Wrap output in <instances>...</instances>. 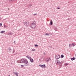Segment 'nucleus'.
<instances>
[{
  "instance_id": "obj_27",
  "label": "nucleus",
  "mask_w": 76,
  "mask_h": 76,
  "mask_svg": "<svg viewBox=\"0 0 76 76\" xmlns=\"http://www.w3.org/2000/svg\"><path fill=\"white\" fill-rule=\"evenodd\" d=\"M57 9H60V7H58V8H57Z\"/></svg>"
},
{
  "instance_id": "obj_40",
  "label": "nucleus",
  "mask_w": 76,
  "mask_h": 76,
  "mask_svg": "<svg viewBox=\"0 0 76 76\" xmlns=\"http://www.w3.org/2000/svg\"><path fill=\"white\" fill-rule=\"evenodd\" d=\"M14 42H15V41H14Z\"/></svg>"
},
{
  "instance_id": "obj_39",
  "label": "nucleus",
  "mask_w": 76,
  "mask_h": 76,
  "mask_svg": "<svg viewBox=\"0 0 76 76\" xmlns=\"http://www.w3.org/2000/svg\"><path fill=\"white\" fill-rule=\"evenodd\" d=\"M8 10H9V8H8Z\"/></svg>"
},
{
  "instance_id": "obj_21",
  "label": "nucleus",
  "mask_w": 76,
  "mask_h": 76,
  "mask_svg": "<svg viewBox=\"0 0 76 76\" xmlns=\"http://www.w3.org/2000/svg\"><path fill=\"white\" fill-rule=\"evenodd\" d=\"M64 57V55H61V58H63Z\"/></svg>"
},
{
  "instance_id": "obj_35",
  "label": "nucleus",
  "mask_w": 76,
  "mask_h": 76,
  "mask_svg": "<svg viewBox=\"0 0 76 76\" xmlns=\"http://www.w3.org/2000/svg\"><path fill=\"white\" fill-rule=\"evenodd\" d=\"M12 1V0H10V1Z\"/></svg>"
},
{
  "instance_id": "obj_20",
  "label": "nucleus",
  "mask_w": 76,
  "mask_h": 76,
  "mask_svg": "<svg viewBox=\"0 0 76 76\" xmlns=\"http://www.w3.org/2000/svg\"><path fill=\"white\" fill-rule=\"evenodd\" d=\"M68 65H69V64L66 63V64H65V66H68Z\"/></svg>"
},
{
  "instance_id": "obj_14",
  "label": "nucleus",
  "mask_w": 76,
  "mask_h": 76,
  "mask_svg": "<svg viewBox=\"0 0 76 76\" xmlns=\"http://www.w3.org/2000/svg\"><path fill=\"white\" fill-rule=\"evenodd\" d=\"M38 14L37 13L36 14H33V16H36Z\"/></svg>"
},
{
  "instance_id": "obj_8",
  "label": "nucleus",
  "mask_w": 76,
  "mask_h": 76,
  "mask_svg": "<svg viewBox=\"0 0 76 76\" xmlns=\"http://www.w3.org/2000/svg\"><path fill=\"white\" fill-rule=\"evenodd\" d=\"M45 65H42V68H43V69H44V68H45Z\"/></svg>"
},
{
  "instance_id": "obj_41",
  "label": "nucleus",
  "mask_w": 76,
  "mask_h": 76,
  "mask_svg": "<svg viewBox=\"0 0 76 76\" xmlns=\"http://www.w3.org/2000/svg\"><path fill=\"white\" fill-rule=\"evenodd\" d=\"M14 73V74H15V72Z\"/></svg>"
},
{
  "instance_id": "obj_9",
  "label": "nucleus",
  "mask_w": 76,
  "mask_h": 76,
  "mask_svg": "<svg viewBox=\"0 0 76 76\" xmlns=\"http://www.w3.org/2000/svg\"><path fill=\"white\" fill-rule=\"evenodd\" d=\"M76 59V58L75 57H73V58H71V59L72 61H73V60H75Z\"/></svg>"
},
{
  "instance_id": "obj_30",
  "label": "nucleus",
  "mask_w": 76,
  "mask_h": 76,
  "mask_svg": "<svg viewBox=\"0 0 76 76\" xmlns=\"http://www.w3.org/2000/svg\"><path fill=\"white\" fill-rule=\"evenodd\" d=\"M21 67H24V66L22 65H21Z\"/></svg>"
},
{
  "instance_id": "obj_12",
  "label": "nucleus",
  "mask_w": 76,
  "mask_h": 76,
  "mask_svg": "<svg viewBox=\"0 0 76 76\" xmlns=\"http://www.w3.org/2000/svg\"><path fill=\"white\" fill-rule=\"evenodd\" d=\"M50 25H53V22H52V20H50Z\"/></svg>"
},
{
  "instance_id": "obj_4",
  "label": "nucleus",
  "mask_w": 76,
  "mask_h": 76,
  "mask_svg": "<svg viewBox=\"0 0 76 76\" xmlns=\"http://www.w3.org/2000/svg\"><path fill=\"white\" fill-rule=\"evenodd\" d=\"M50 58H48L46 59V62L47 63H48L49 61H50Z\"/></svg>"
},
{
  "instance_id": "obj_5",
  "label": "nucleus",
  "mask_w": 76,
  "mask_h": 76,
  "mask_svg": "<svg viewBox=\"0 0 76 76\" xmlns=\"http://www.w3.org/2000/svg\"><path fill=\"white\" fill-rule=\"evenodd\" d=\"M57 64H61L62 63V62H60V61L58 60Z\"/></svg>"
},
{
  "instance_id": "obj_26",
  "label": "nucleus",
  "mask_w": 76,
  "mask_h": 76,
  "mask_svg": "<svg viewBox=\"0 0 76 76\" xmlns=\"http://www.w3.org/2000/svg\"><path fill=\"white\" fill-rule=\"evenodd\" d=\"M45 35H48V36L49 35V34L48 33H46Z\"/></svg>"
},
{
  "instance_id": "obj_28",
  "label": "nucleus",
  "mask_w": 76,
  "mask_h": 76,
  "mask_svg": "<svg viewBox=\"0 0 76 76\" xmlns=\"http://www.w3.org/2000/svg\"><path fill=\"white\" fill-rule=\"evenodd\" d=\"M35 49H32V50H31V51H35Z\"/></svg>"
},
{
  "instance_id": "obj_10",
  "label": "nucleus",
  "mask_w": 76,
  "mask_h": 76,
  "mask_svg": "<svg viewBox=\"0 0 76 76\" xmlns=\"http://www.w3.org/2000/svg\"><path fill=\"white\" fill-rule=\"evenodd\" d=\"M57 55V59H58V58H60L61 57L60 55Z\"/></svg>"
},
{
  "instance_id": "obj_7",
  "label": "nucleus",
  "mask_w": 76,
  "mask_h": 76,
  "mask_svg": "<svg viewBox=\"0 0 76 76\" xmlns=\"http://www.w3.org/2000/svg\"><path fill=\"white\" fill-rule=\"evenodd\" d=\"M26 57H27V58H28L29 60H30V59H31V57L29 56H26Z\"/></svg>"
},
{
  "instance_id": "obj_25",
  "label": "nucleus",
  "mask_w": 76,
  "mask_h": 76,
  "mask_svg": "<svg viewBox=\"0 0 76 76\" xmlns=\"http://www.w3.org/2000/svg\"><path fill=\"white\" fill-rule=\"evenodd\" d=\"M34 46L35 47H38V45L36 44Z\"/></svg>"
},
{
  "instance_id": "obj_37",
  "label": "nucleus",
  "mask_w": 76,
  "mask_h": 76,
  "mask_svg": "<svg viewBox=\"0 0 76 76\" xmlns=\"http://www.w3.org/2000/svg\"><path fill=\"white\" fill-rule=\"evenodd\" d=\"M66 31H68V29H66Z\"/></svg>"
},
{
  "instance_id": "obj_38",
  "label": "nucleus",
  "mask_w": 76,
  "mask_h": 76,
  "mask_svg": "<svg viewBox=\"0 0 76 76\" xmlns=\"http://www.w3.org/2000/svg\"><path fill=\"white\" fill-rule=\"evenodd\" d=\"M1 18H0V20H1Z\"/></svg>"
},
{
  "instance_id": "obj_22",
  "label": "nucleus",
  "mask_w": 76,
  "mask_h": 76,
  "mask_svg": "<svg viewBox=\"0 0 76 76\" xmlns=\"http://www.w3.org/2000/svg\"><path fill=\"white\" fill-rule=\"evenodd\" d=\"M4 28H7V26H6L4 25Z\"/></svg>"
},
{
  "instance_id": "obj_18",
  "label": "nucleus",
  "mask_w": 76,
  "mask_h": 76,
  "mask_svg": "<svg viewBox=\"0 0 76 76\" xmlns=\"http://www.w3.org/2000/svg\"><path fill=\"white\" fill-rule=\"evenodd\" d=\"M9 50L10 52V50H12V49L11 48H9Z\"/></svg>"
},
{
  "instance_id": "obj_11",
  "label": "nucleus",
  "mask_w": 76,
  "mask_h": 76,
  "mask_svg": "<svg viewBox=\"0 0 76 76\" xmlns=\"http://www.w3.org/2000/svg\"><path fill=\"white\" fill-rule=\"evenodd\" d=\"M5 33V31H1V32H0V33H1V34H4V33Z\"/></svg>"
},
{
  "instance_id": "obj_3",
  "label": "nucleus",
  "mask_w": 76,
  "mask_h": 76,
  "mask_svg": "<svg viewBox=\"0 0 76 76\" xmlns=\"http://www.w3.org/2000/svg\"><path fill=\"white\" fill-rule=\"evenodd\" d=\"M24 25H25V26H28L29 25V23L28 21H26L24 22Z\"/></svg>"
},
{
  "instance_id": "obj_16",
  "label": "nucleus",
  "mask_w": 76,
  "mask_h": 76,
  "mask_svg": "<svg viewBox=\"0 0 76 76\" xmlns=\"http://www.w3.org/2000/svg\"><path fill=\"white\" fill-rule=\"evenodd\" d=\"M72 44H69V48H71V47H72Z\"/></svg>"
},
{
  "instance_id": "obj_33",
  "label": "nucleus",
  "mask_w": 76,
  "mask_h": 76,
  "mask_svg": "<svg viewBox=\"0 0 76 76\" xmlns=\"http://www.w3.org/2000/svg\"><path fill=\"white\" fill-rule=\"evenodd\" d=\"M55 29V31H57V29Z\"/></svg>"
},
{
  "instance_id": "obj_29",
  "label": "nucleus",
  "mask_w": 76,
  "mask_h": 76,
  "mask_svg": "<svg viewBox=\"0 0 76 76\" xmlns=\"http://www.w3.org/2000/svg\"><path fill=\"white\" fill-rule=\"evenodd\" d=\"M2 26V24L1 23H0V26Z\"/></svg>"
},
{
  "instance_id": "obj_17",
  "label": "nucleus",
  "mask_w": 76,
  "mask_h": 76,
  "mask_svg": "<svg viewBox=\"0 0 76 76\" xmlns=\"http://www.w3.org/2000/svg\"><path fill=\"white\" fill-rule=\"evenodd\" d=\"M31 6H32V4H30L28 5L29 7H31Z\"/></svg>"
},
{
  "instance_id": "obj_1",
  "label": "nucleus",
  "mask_w": 76,
  "mask_h": 76,
  "mask_svg": "<svg viewBox=\"0 0 76 76\" xmlns=\"http://www.w3.org/2000/svg\"><path fill=\"white\" fill-rule=\"evenodd\" d=\"M17 61L18 63H25L26 64V66L29 65L28 61V60L25 58H23L20 61V62H19V61Z\"/></svg>"
},
{
  "instance_id": "obj_34",
  "label": "nucleus",
  "mask_w": 76,
  "mask_h": 76,
  "mask_svg": "<svg viewBox=\"0 0 76 76\" xmlns=\"http://www.w3.org/2000/svg\"><path fill=\"white\" fill-rule=\"evenodd\" d=\"M67 20H70V18H68L67 19Z\"/></svg>"
},
{
  "instance_id": "obj_15",
  "label": "nucleus",
  "mask_w": 76,
  "mask_h": 76,
  "mask_svg": "<svg viewBox=\"0 0 76 76\" xmlns=\"http://www.w3.org/2000/svg\"><path fill=\"white\" fill-rule=\"evenodd\" d=\"M55 59L56 60H57V55L55 56Z\"/></svg>"
},
{
  "instance_id": "obj_19",
  "label": "nucleus",
  "mask_w": 76,
  "mask_h": 76,
  "mask_svg": "<svg viewBox=\"0 0 76 76\" xmlns=\"http://www.w3.org/2000/svg\"><path fill=\"white\" fill-rule=\"evenodd\" d=\"M18 74H19V73H15V75H16V76H18Z\"/></svg>"
},
{
  "instance_id": "obj_23",
  "label": "nucleus",
  "mask_w": 76,
  "mask_h": 76,
  "mask_svg": "<svg viewBox=\"0 0 76 76\" xmlns=\"http://www.w3.org/2000/svg\"><path fill=\"white\" fill-rule=\"evenodd\" d=\"M39 66H40V67H42V65H39Z\"/></svg>"
},
{
  "instance_id": "obj_36",
  "label": "nucleus",
  "mask_w": 76,
  "mask_h": 76,
  "mask_svg": "<svg viewBox=\"0 0 76 76\" xmlns=\"http://www.w3.org/2000/svg\"><path fill=\"white\" fill-rule=\"evenodd\" d=\"M44 55H45V52L44 53Z\"/></svg>"
},
{
  "instance_id": "obj_24",
  "label": "nucleus",
  "mask_w": 76,
  "mask_h": 76,
  "mask_svg": "<svg viewBox=\"0 0 76 76\" xmlns=\"http://www.w3.org/2000/svg\"><path fill=\"white\" fill-rule=\"evenodd\" d=\"M74 44H75V43H73L72 44V47H73L74 46H75V45H74Z\"/></svg>"
},
{
  "instance_id": "obj_6",
  "label": "nucleus",
  "mask_w": 76,
  "mask_h": 76,
  "mask_svg": "<svg viewBox=\"0 0 76 76\" xmlns=\"http://www.w3.org/2000/svg\"><path fill=\"white\" fill-rule=\"evenodd\" d=\"M31 63H33L34 62V59L32 58H30V59Z\"/></svg>"
},
{
  "instance_id": "obj_31",
  "label": "nucleus",
  "mask_w": 76,
  "mask_h": 76,
  "mask_svg": "<svg viewBox=\"0 0 76 76\" xmlns=\"http://www.w3.org/2000/svg\"><path fill=\"white\" fill-rule=\"evenodd\" d=\"M15 50H13V52H12V53L13 54V53H15Z\"/></svg>"
},
{
  "instance_id": "obj_2",
  "label": "nucleus",
  "mask_w": 76,
  "mask_h": 76,
  "mask_svg": "<svg viewBox=\"0 0 76 76\" xmlns=\"http://www.w3.org/2000/svg\"><path fill=\"white\" fill-rule=\"evenodd\" d=\"M36 22L35 21H33L32 23L30 25V27L31 28H32L34 29L36 27Z\"/></svg>"
},
{
  "instance_id": "obj_32",
  "label": "nucleus",
  "mask_w": 76,
  "mask_h": 76,
  "mask_svg": "<svg viewBox=\"0 0 76 76\" xmlns=\"http://www.w3.org/2000/svg\"><path fill=\"white\" fill-rule=\"evenodd\" d=\"M9 34L10 35H12V33H10V34Z\"/></svg>"
},
{
  "instance_id": "obj_13",
  "label": "nucleus",
  "mask_w": 76,
  "mask_h": 76,
  "mask_svg": "<svg viewBox=\"0 0 76 76\" xmlns=\"http://www.w3.org/2000/svg\"><path fill=\"white\" fill-rule=\"evenodd\" d=\"M55 63H56V64H57V60L55 59Z\"/></svg>"
}]
</instances>
